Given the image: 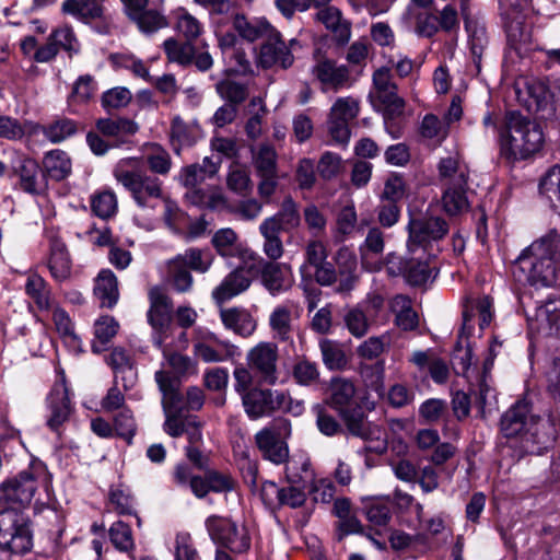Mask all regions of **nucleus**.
<instances>
[{"mask_svg": "<svg viewBox=\"0 0 560 560\" xmlns=\"http://www.w3.org/2000/svg\"><path fill=\"white\" fill-rule=\"evenodd\" d=\"M529 330L560 339V300L548 299L535 306L533 313H526Z\"/></svg>", "mask_w": 560, "mask_h": 560, "instance_id": "nucleus-22", "label": "nucleus"}, {"mask_svg": "<svg viewBox=\"0 0 560 560\" xmlns=\"http://www.w3.org/2000/svg\"><path fill=\"white\" fill-rule=\"evenodd\" d=\"M237 347L226 339L219 338L214 332L197 330L194 353L206 363L223 362L237 353Z\"/></svg>", "mask_w": 560, "mask_h": 560, "instance_id": "nucleus-21", "label": "nucleus"}, {"mask_svg": "<svg viewBox=\"0 0 560 560\" xmlns=\"http://www.w3.org/2000/svg\"><path fill=\"white\" fill-rule=\"evenodd\" d=\"M187 200L200 208L218 209L225 205V198L223 195L213 188L209 189H194L186 192Z\"/></svg>", "mask_w": 560, "mask_h": 560, "instance_id": "nucleus-54", "label": "nucleus"}, {"mask_svg": "<svg viewBox=\"0 0 560 560\" xmlns=\"http://www.w3.org/2000/svg\"><path fill=\"white\" fill-rule=\"evenodd\" d=\"M336 266L324 261L315 268V280L323 287L335 285L337 293H349L358 282L357 257L346 247L340 248L336 255Z\"/></svg>", "mask_w": 560, "mask_h": 560, "instance_id": "nucleus-8", "label": "nucleus"}, {"mask_svg": "<svg viewBox=\"0 0 560 560\" xmlns=\"http://www.w3.org/2000/svg\"><path fill=\"white\" fill-rule=\"evenodd\" d=\"M220 319L228 330L243 338L250 337L257 328V320L243 307L222 308Z\"/></svg>", "mask_w": 560, "mask_h": 560, "instance_id": "nucleus-28", "label": "nucleus"}, {"mask_svg": "<svg viewBox=\"0 0 560 560\" xmlns=\"http://www.w3.org/2000/svg\"><path fill=\"white\" fill-rule=\"evenodd\" d=\"M384 248V232L381 230L380 226H371L366 233L364 242L359 247L362 262H365L369 255H382Z\"/></svg>", "mask_w": 560, "mask_h": 560, "instance_id": "nucleus-64", "label": "nucleus"}, {"mask_svg": "<svg viewBox=\"0 0 560 560\" xmlns=\"http://www.w3.org/2000/svg\"><path fill=\"white\" fill-rule=\"evenodd\" d=\"M257 26L266 27L262 34L258 37L266 38L265 43L260 46L258 60L262 68H271L280 66L287 69L293 65L294 57L291 48L298 45L296 39L290 40V47L282 40L281 35L268 23H255Z\"/></svg>", "mask_w": 560, "mask_h": 560, "instance_id": "nucleus-11", "label": "nucleus"}, {"mask_svg": "<svg viewBox=\"0 0 560 560\" xmlns=\"http://www.w3.org/2000/svg\"><path fill=\"white\" fill-rule=\"evenodd\" d=\"M215 91L226 104L237 107L249 95L246 84L230 79H224L215 84Z\"/></svg>", "mask_w": 560, "mask_h": 560, "instance_id": "nucleus-49", "label": "nucleus"}, {"mask_svg": "<svg viewBox=\"0 0 560 560\" xmlns=\"http://www.w3.org/2000/svg\"><path fill=\"white\" fill-rule=\"evenodd\" d=\"M330 397L329 404L340 412L343 420H363L366 415L365 410H373L375 404L368 398H362L357 404L352 413H349L352 400L355 395V386L353 382L346 377H332L329 385Z\"/></svg>", "mask_w": 560, "mask_h": 560, "instance_id": "nucleus-10", "label": "nucleus"}, {"mask_svg": "<svg viewBox=\"0 0 560 560\" xmlns=\"http://www.w3.org/2000/svg\"><path fill=\"white\" fill-rule=\"evenodd\" d=\"M390 311L395 314V324L401 330H415L419 325L417 312L412 308V301L408 295L397 294L389 302Z\"/></svg>", "mask_w": 560, "mask_h": 560, "instance_id": "nucleus-35", "label": "nucleus"}, {"mask_svg": "<svg viewBox=\"0 0 560 560\" xmlns=\"http://www.w3.org/2000/svg\"><path fill=\"white\" fill-rule=\"evenodd\" d=\"M273 412H281L291 417H301L305 411L303 399L293 398L288 392L275 390Z\"/></svg>", "mask_w": 560, "mask_h": 560, "instance_id": "nucleus-59", "label": "nucleus"}, {"mask_svg": "<svg viewBox=\"0 0 560 560\" xmlns=\"http://www.w3.org/2000/svg\"><path fill=\"white\" fill-rule=\"evenodd\" d=\"M311 72L319 82L324 93H337L351 86L350 70L346 65H338L336 60L326 57L316 59Z\"/></svg>", "mask_w": 560, "mask_h": 560, "instance_id": "nucleus-19", "label": "nucleus"}, {"mask_svg": "<svg viewBox=\"0 0 560 560\" xmlns=\"http://www.w3.org/2000/svg\"><path fill=\"white\" fill-rule=\"evenodd\" d=\"M248 258L259 269L261 284L271 295L283 293L292 287L294 278L289 265L267 261L256 253H252Z\"/></svg>", "mask_w": 560, "mask_h": 560, "instance_id": "nucleus-16", "label": "nucleus"}, {"mask_svg": "<svg viewBox=\"0 0 560 560\" xmlns=\"http://www.w3.org/2000/svg\"><path fill=\"white\" fill-rule=\"evenodd\" d=\"M94 295L101 307L113 308L119 300L118 280L110 269H102L94 285Z\"/></svg>", "mask_w": 560, "mask_h": 560, "instance_id": "nucleus-30", "label": "nucleus"}, {"mask_svg": "<svg viewBox=\"0 0 560 560\" xmlns=\"http://www.w3.org/2000/svg\"><path fill=\"white\" fill-rule=\"evenodd\" d=\"M258 176H277V152L269 143H262L253 155Z\"/></svg>", "mask_w": 560, "mask_h": 560, "instance_id": "nucleus-46", "label": "nucleus"}, {"mask_svg": "<svg viewBox=\"0 0 560 560\" xmlns=\"http://www.w3.org/2000/svg\"><path fill=\"white\" fill-rule=\"evenodd\" d=\"M508 46L520 52L528 42L529 33L525 30L520 16L508 20L504 24Z\"/></svg>", "mask_w": 560, "mask_h": 560, "instance_id": "nucleus-61", "label": "nucleus"}, {"mask_svg": "<svg viewBox=\"0 0 560 560\" xmlns=\"http://www.w3.org/2000/svg\"><path fill=\"white\" fill-rule=\"evenodd\" d=\"M556 422H526L521 435V448L528 454L540 455L556 441Z\"/></svg>", "mask_w": 560, "mask_h": 560, "instance_id": "nucleus-25", "label": "nucleus"}, {"mask_svg": "<svg viewBox=\"0 0 560 560\" xmlns=\"http://www.w3.org/2000/svg\"><path fill=\"white\" fill-rule=\"evenodd\" d=\"M205 527L215 547L226 549L234 556H245L249 552L252 536L246 525L213 514L206 518Z\"/></svg>", "mask_w": 560, "mask_h": 560, "instance_id": "nucleus-7", "label": "nucleus"}, {"mask_svg": "<svg viewBox=\"0 0 560 560\" xmlns=\"http://www.w3.org/2000/svg\"><path fill=\"white\" fill-rule=\"evenodd\" d=\"M145 163L150 171L158 175H167L172 167V158L170 153L159 144H153L147 151Z\"/></svg>", "mask_w": 560, "mask_h": 560, "instance_id": "nucleus-58", "label": "nucleus"}, {"mask_svg": "<svg viewBox=\"0 0 560 560\" xmlns=\"http://www.w3.org/2000/svg\"><path fill=\"white\" fill-rule=\"evenodd\" d=\"M343 320L349 332L357 338L365 336L373 322L359 304L347 311Z\"/></svg>", "mask_w": 560, "mask_h": 560, "instance_id": "nucleus-57", "label": "nucleus"}, {"mask_svg": "<svg viewBox=\"0 0 560 560\" xmlns=\"http://www.w3.org/2000/svg\"><path fill=\"white\" fill-rule=\"evenodd\" d=\"M408 247L425 246L431 242L444 238L448 231V223L441 217L427 214L410 215L407 225Z\"/></svg>", "mask_w": 560, "mask_h": 560, "instance_id": "nucleus-14", "label": "nucleus"}, {"mask_svg": "<svg viewBox=\"0 0 560 560\" xmlns=\"http://www.w3.org/2000/svg\"><path fill=\"white\" fill-rule=\"evenodd\" d=\"M300 220L301 218L295 201L291 197H287L280 210L276 214L266 218L261 223L272 221L275 230L281 233L299 226Z\"/></svg>", "mask_w": 560, "mask_h": 560, "instance_id": "nucleus-39", "label": "nucleus"}, {"mask_svg": "<svg viewBox=\"0 0 560 560\" xmlns=\"http://www.w3.org/2000/svg\"><path fill=\"white\" fill-rule=\"evenodd\" d=\"M128 162L120 161L114 168L116 180L129 191L136 205L142 210H154L164 198L163 182L155 175L139 168H128Z\"/></svg>", "mask_w": 560, "mask_h": 560, "instance_id": "nucleus-6", "label": "nucleus"}, {"mask_svg": "<svg viewBox=\"0 0 560 560\" xmlns=\"http://www.w3.org/2000/svg\"><path fill=\"white\" fill-rule=\"evenodd\" d=\"M43 171L46 180L61 182L70 176L72 172V161L69 154L60 149H54L46 152L43 156Z\"/></svg>", "mask_w": 560, "mask_h": 560, "instance_id": "nucleus-29", "label": "nucleus"}, {"mask_svg": "<svg viewBox=\"0 0 560 560\" xmlns=\"http://www.w3.org/2000/svg\"><path fill=\"white\" fill-rule=\"evenodd\" d=\"M291 434L290 422L282 425H269L255 435V442L262 457L275 465H282L288 460L289 446L287 439Z\"/></svg>", "mask_w": 560, "mask_h": 560, "instance_id": "nucleus-13", "label": "nucleus"}, {"mask_svg": "<svg viewBox=\"0 0 560 560\" xmlns=\"http://www.w3.org/2000/svg\"><path fill=\"white\" fill-rule=\"evenodd\" d=\"M208 11L210 26L221 51L240 43V38L255 42L266 27L249 22L234 0H194Z\"/></svg>", "mask_w": 560, "mask_h": 560, "instance_id": "nucleus-2", "label": "nucleus"}, {"mask_svg": "<svg viewBox=\"0 0 560 560\" xmlns=\"http://www.w3.org/2000/svg\"><path fill=\"white\" fill-rule=\"evenodd\" d=\"M292 312L285 305H278L269 315V327L272 337L279 341L292 340L293 334Z\"/></svg>", "mask_w": 560, "mask_h": 560, "instance_id": "nucleus-38", "label": "nucleus"}, {"mask_svg": "<svg viewBox=\"0 0 560 560\" xmlns=\"http://www.w3.org/2000/svg\"><path fill=\"white\" fill-rule=\"evenodd\" d=\"M13 174L18 177L16 187L23 192L39 196L48 188V183L39 163L27 155L15 159L12 165Z\"/></svg>", "mask_w": 560, "mask_h": 560, "instance_id": "nucleus-20", "label": "nucleus"}, {"mask_svg": "<svg viewBox=\"0 0 560 560\" xmlns=\"http://www.w3.org/2000/svg\"><path fill=\"white\" fill-rule=\"evenodd\" d=\"M32 127L33 131L38 128L37 124L30 121L21 122L19 119L0 114V138L8 141H20L26 133V127Z\"/></svg>", "mask_w": 560, "mask_h": 560, "instance_id": "nucleus-56", "label": "nucleus"}, {"mask_svg": "<svg viewBox=\"0 0 560 560\" xmlns=\"http://www.w3.org/2000/svg\"><path fill=\"white\" fill-rule=\"evenodd\" d=\"M259 233L264 237V254L269 258V261H277L284 252L280 232L275 230L272 221H269V223H260Z\"/></svg>", "mask_w": 560, "mask_h": 560, "instance_id": "nucleus-45", "label": "nucleus"}, {"mask_svg": "<svg viewBox=\"0 0 560 560\" xmlns=\"http://www.w3.org/2000/svg\"><path fill=\"white\" fill-rule=\"evenodd\" d=\"M91 209L101 219L114 217L118 209L117 197L112 190H103L91 197Z\"/></svg>", "mask_w": 560, "mask_h": 560, "instance_id": "nucleus-55", "label": "nucleus"}, {"mask_svg": "<svg viewBox=\"0 0 560 560\" xmlns=\"http://www.w3.org/2000/svg\"><path fill=\"white\" fill-rule=\"evenodd\" d=\"M108 60L114 68L130 70L136 77L142 78L147 81L151 80L148 67L141 59L137 58L132 54L114 52L109 55Z\"/></svg>", "mask_w": 560, "mask_h": 560, "instance_id": "nucleus-51", "label": "nucleus"}, {"mask_svg": "<svg viewBox=\"0 0 560 560\" xmlns=\"http://www.w3.org/2000/svg\"><path fill=\"white\" fill-rule=\"evenodd\" d=\"M163 48L170 61L183 66L192 63L196 48L191 42L179 43L175 38H168L163 43Z\"/></svg>", "mask_w": 560, "mask_h": 560, "instance_id": "nucleus-52", "label": "nucleus"}, {"mask_svg": "<svg viewBox=\"0 0 560 560\" xmlns=\"http://www.w3.org/2000/svg\"><path fill=\"white\" fill-rule=\"evenodd\" d=\"M154 378L163 396L162 405L166 420H187L190 411H188L186 396L179 393L177 380L164 370L156 371Z\"/></svg>", "mask_w": 560, "mask_h": 560, "instance_id": "nucleus-15", "label": "nucleus"}, {"mask_svg": "<svg viewBox=\"0 0 560 560\" xmlns=\"http://www.w3.org/2000/svg\"><path fill=\"white\" fill-rule=\"evenodd\" d=\"M109 540L120 552L132 553L136 545L132 530L128 524L122 521L114 522L108 529Z\"/></svg>", "mask_w": 560, "mask_h": 560, "instance_id": "nucleus-50", "label": "nucleus"}, {"mask_svg": "<svg viewBox=\"0 0 560 560\" xmlns=\"http://www.w3.org/2000/svg\"><path fill=\"white\" fill-rule=\"evenodd\" d=\"M214 256L209 248L188 247L166 261L165 282L176 293H188L194 287L191 271L206 273Z\"/></svg>", "mask_w": 560, "mask_h": 560, "instance_id": "nucleus-5", "label": "nucleus"}, {"mask_svg": "<svg viewBox=\"0 0 560 560\" xmlns=\"http://www.w3.org/2000/svg\"><path fill=\"white\" fill-rule=\"evenodd\" d=\"M103 2L104 0H65L61 11L85 24L97 22L96 31L101 34H109L113 23L105 13Z\"/></svg>", "mask_w": 560, "mask_h": 560, "instance_id": "nucleus-17", "label": "nucleus"}, {"mask_svg": "<svg viewBox=\"0 0 560 560\" xmlns=\"http://www.w3.org/2000/svg\"><path fill=\"white\" fill-rule=\"evenodd\" d=\"M320 433L326 436L351 435L364 441H383L386 432L383 427L372 422H316Z\"/></svg>", "mask_w": 560, "mask_h": 560, "instance_id": "nucleus-24", "label": "nucleus"}, {"mask_svg": "<svg viewBox=\"0 0 560 560\" xmlns=\"http://www.w3.org/2000/svg\"><path fill=\"white\" fill-rule=\"evenodd\" d=\"M560 253V235L556 230L533 242L515 259V268L535 287H552L557 283Z\"/></svg>", "mask_w": 560, "mask_h": 560, "instance_id": "nucleus-3", "label": "nucleus"}, {"mask_svg": "<svg viewBox=\"0 0 560 560\" xmlns=\"http://www.w3.org/2000/svg\"><path fill=\"white\" fill-rule=\"evenodd\" d=\"M401 272L406 282L412 287L425 284L431 278V268L427 261L406 259L401 264Z\"/></svg>", "mask_w": 560, "mask_h": 560, "instance_id": "nucleus-47", "label": "nucleus"}, {"mask_svg": "<svg viewBox=\"0 0 560 560\" xmlns=\"http://www.w3.org/2000/svg\"><path fill=\"white\" fill-rule=\"evenodd\" d=\"M406 182L401 174L390 173L385 182L384 188L380 195V200L398 203L402 200L406 195Z\"/></svg>", "mask_w": 560, "mask_h": 560, "instance_id": "nucleus-63", "label": "nucleus"}, {"mask_svg": "<svg viewBox=\"0 0 560 560\" xmlns=\"http://www.w3.org/2000/svg\"><path fill=\"white\" fill-rule=\"evenodd\" d=\"M498 132L500 154L508 161L525 160L538 152L544 143L540 126L516 110L505 114Z\"/></svg>", "mask_w": 560, "mask_h": 560, "instance_id": "nucleus-4", "label": "nucleus"}, {"mask_svg": "<svg viewBox=\"0 0 560 560\" xmlns=\"http://www.w3.org/2000/svg\"><path fill=\"white\" fill-rule=\"evenodd\" d=\"M439 174L442 178H448L447 184H468V170L462 165L454 156H447L440 160L438 165Z\"/></svg>", "mask_w": 560, "mask_h": 560, "instance_id": "nucleus-53", "label": "nucleus"}, {"mask_svg": "<svg viewBox=\"0 0 560 560\" xmlns=\"http://www.w3.org/2000/svg\"><path fill=\"white\" fill-rule=\"evenodd\" d=\"M40 467L22 470L0 485V523L9 521V536L25 535L28 545L34 547L32 522L24 513L38 488Z\"/></svg>", "mask_w": 560, "mask_h": 560, "instance_id": "nucleus-1", "label": "nucleus"}, {"mask_svg": "<svg viewBox=\"0 0 560 560\" xmlns=\"http://www.w3.org/2000/svg\"><path fill=\"white\" fill-rule=\"evenodd\" d=\"M246 361L260 384L275 385L278 382L279 349L276 343H257L247 352Z\"/></svg>", "mask_w": 560, "mask_h": 560, "instance_id": "nucleus-12", "label": "nucleus"}, {"mask_svg": "<svg viewBox=\"0 0 560 560\" xmlns=\"http://www.w3.org/2000/svg\"><path fill=\"white\" fill-rule=\"evenodd\" d=\"M373 85L377 101L388 114L402 115L405 101L398 95L397 84L393 81L392 70L381 67L373 73Z\"/></svg>", "mask_w": 560, "mask_h": 560, "instance_id": "nucleus-23", "label": "nucleus"}, {"mask_svg": "<svg viewBox=\"0 0 560 560\" xmlns=\"http://www.w3.org/2000/svg\"><path fill=\"white\" fill-rule=\"evenodd\" d=\"M466 190L467 185L447 184L442 196V206L448 215H457L468 210L469 201Z\"/></svg>", "mask_w": 560, "mask_h": 560, "instance_id": "nucleus-42", "label": "nucleus"}, {"mask_svg": "<svg viewBox=\"0 0 560 560\" xmlns=\"http://www.w3.org/2000/svg\"><path fill=\"white\" fill-rule=\"evenodd\" d=\"M275 390L252 388L242 396L243 406L249 417H264L273 413Z\"/></svg>", "mask_w": 560, "mask_h": 560, "instance_id": "nucleus-33", "label": "nucleus"}, {"mask_svg": "<svg viewBox=\"0 0 560 560\" xmlns=\"http://www.w3.org/2000/svg\"><path fill=\"white\" fill-rule=\"evenodd\" d=\"M323 362L329 370H339L347 364V358L341 346L332 340L323 339L319 341Z\"/></svg>", "mask_w": 560, "mask_h": 560, "instance_id": "nucleus-60", "label": "nucleus"}, {"mask_svg": "<svg viewBox=\"0 0 560 560\" xmlns=\"http://www.w3.org/2000/svg\"><path fill=\"white\" fill-rule=\"evenodd\" d=\"M317 20L329 30L338 45H345L351 37V24L342 19L341 12L335 7H326L317 12Z\"/></svg>", "mask_w": 560, "mask_h": 560, "instance_id": "nucleus-31", "label": "nucleus"}, {"mask_svg": "<svg viewBox=\"0 0 560 560\" xmlns=\"http://www.w3.org/2000/svg\"><path fill=\"white\" fill-rule=\"evenodd\" d=\"M25 293L39 311H48L52 304L51 291L47 281L37 272L30 271L25 281Z\"/></svg>", "mask_w": 560, "mask_h": 560, "instance_id": "nucleus-36", "label": "nucleus"}, {"mask_svg": "<svg viewBox=\"0 0 560 560\" xmlns=\"http://www.w3.org/2000/svg\"><path fill=\"white\" fill-rule=\"evenodd\" d=\"M9 521L0 523V560H15L32 551L33 546L28 545L25 535L9 536Z\"/></svg>", "mask_w": 560, "mask_h": 560, "instance_id": "nucleus-34", "label": "nucleus"}, {"mask_svg": "<svg viewBox=\"0 0 560 560\" xmlns=\"http://www.w3.org/2000/svg\"><path fill=\"white\" fill-rule=\"evenodd\" d=\"M119 328L118 322L113 316H101L94 324V336L91 348L94 353L106 350V346L116 336Z\"/></svg>", "mask_w": 560, "mask_h": 560, "instance_id": "nucleus-44", "label": "nucleus"}, {"mask_svg": "<svg viewBox=\"0 0 560 560\" xmlns=\"http://www.w3.org/2000/svg\"><path fill=\"white\" fill-rule=\"evenodd\" d=\"M148 300L147 322L151 327V340L156 348L161 349L172 332L174 303L160 285L150 288Z\"/></svg>", "mask_w": 560, "mask_h": 560, "instance_id": "nucleus-9", "label": "nucleus"}, {"mask_svg": "<svg viewBox=\"0 0 560 560\" xmlns=\"http://www.w3.org/2000/svg\"><path fill=\"white\" fill-rule=\"evenodd\" d=\"M319 370L315 362L307 359L299 360L292 368V377L301 386H313L319 381Z\"/></svg>", "mask_w": 560, "mask_h": 560, "instance_id": "nucleus-62", "label": "nucleus"}, {"mask_svg": "<svg viewBox=\"0 0 560 560\" xmlns=\"http://www.w3.org/2000/svg\"><path fill=\"white\" fill-rule=\"evenodd\" d=\"M48 269L57 282H63L71 277L72 262L66 244L60 240L56 238L50 243Z\"/></svg>", "mask_w": 560, "mask_h": 560, "instance_id": "nucleus-32", "label": "nucleus"}, {"mask_svg": "<svg viewBox=\"0 0 560 560\" xmlns=\"http://www.w3.org/2000/svg\"><path fill=\"white\" fill-rule=\"evenodd\" d=\"M47 408L50 412L49 420H69L74 416V404L72 393L67 384L65 373L55 382L48 396Z\"/></svg>", "mask_w": 560, "mask_h": 560, "instance_id": "nucleus-26", "label": "nucleus"}, {"mask_svg": "<svg viewBox=\"0 0 560 560\" xmlns=\"http://www.w3.org/2000/svg\"><path fill=\"white\" fill-rule=\"evenodd\" d=\"M96 128L106 137L131 136L138 131L137 124L128 118H101L96 121Z\"/></svg>", "mask_w": 560, "mask_h": 560, "instance_id": "nucleus-48", "label": "nucleus"}, {"mask_svg": "<svg viewBox=\"0 0 560 560\" xmlns=\"http://www.w3.org/2000/svg\"><path fill=\"white\" fill-rule=\"evenodd\" d=\"M255 264L245 260L242 265L230 271L212 290L213 301L221 305L247 291L253 282Z\"/></svg>", "mask_w": 560, "mask_h": 560, "instance_id": "nucleus-18", "label": "nucleus"}, {"mask_svg": "<svg viewBox=\"0 0 560 560\" xmlns=\"http://www.w3.org/2000/svg\"><path fill=\"white\" fill-rule=\"evenodd\" d=\"M220 167V161L214 162L206 156L202 163H194L180 168L177 180L189 190L201 189L199 186L208 179L213 178Z\"/></svg>", "mask_w": 560, "mask_h": 560, "instance_id": "nucleus-27", "label": "nucleus"}, {"mask_svg": "<svg viewBox=\"0 0 560 560\" xmlns=\"http://www.w3.org/2000/svg\"><path fill=\"white\" fill-rule=\"evenodd\" d=\"M285 464V479L290 485H304L307 479L313 478L311 460L305 453L288 456Z\"/></svg>", "mask_w": 560, "mask_h": 560, "instance_id": "nucleus-41", "label": "nucleus"}, {"mask_svg": "<svg viewBox=\"0 0 560 560\" xmlns=\"http://www.w3.org/2000/svg\"><path fill=\"white\" fill-rule=\"evenodd\" d=\"M465 28L468 33V44L477 72L480 71L483 51L488 45L485 25L478 20L465 19Z\"/></svg>", "mask_w": 560, "mask_h": 560, "instance_id": "nucleus-37", "label": "nucleus"}, {"mask_svg": "<svg viewBox=\"0 0 560 560\" xmlns=\"http://www.w3.org/2000/svg\"><path fill=\"white\" fill-rule=\"evenodd\" d=\"M38 129L51 143H60L78 132L79 124L68 117H59L45 126L38 125Z\"/></svg>", "mask_w": 560, "mask_h": 560, "instance_id": "nucleus-43", "label": "nucleus"}, {"mask_svg": "<svg viewBox=\"0 0 560 560\" xmlns=\"http://www.w3.org/2000/svg\"><path fill=\"white\" fill-rule=\"evenodd\" d=\"M91 430L102 439H121L131 444L137 427L135 422H91Z\"/></svg>", "mask_w": 560, "mask_h": 560, "instance_id": "nucleus-40", "label": "nucleus"}]
</instances>
